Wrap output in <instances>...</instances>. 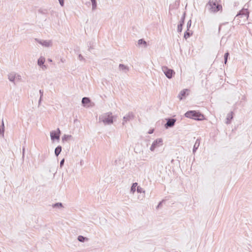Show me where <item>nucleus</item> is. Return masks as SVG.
Listing matches in <instances>:
<instances>
[{
	"label": "nucleus",
	"mask_w": 252,
	"mask_h": 252,
	"mask_svg": "<svg viewBox=\"0 0 252 252\" xmlns=\"http://www.w3.org/2000/svg\"><path fill=\"white\" fill-rule=\"evenodd\" d=\"M60 130L58 128L56 131H52L50 133L51 138L52 140L57 139L60 138Z\"/></svg>",
	"instance_id": "obj_4"
},
{
	"label": "nucleus",
	"mask_w": 252,
	"mask_h": 252,
	"mask_svg": "<svg viewBox=\"0 0 252 252\" xmlns=\"http://www.w3.org/2000/svg\"><path fill=\"white\" fill-rule=\"evenodd\" d=\"M162 70L164 73H165V75L168 78H171L172 77L173 74H175V72L173 71V70L168 69L166 67H163L162 68Z\"/></svg>",
	"instance_id": "obj_3"
},
{
	"label": "nucleus",
	"mask_w": 252,
	"mask_h": 252,
	"mask_svg": "<svg viewBox=\"0 0 252 252\" xmlns=\"http://www.w3.org/2000/svg\"><path fill=\"white\" fill-rule=\"evenodd\" d=\"M45 62V59L43 57H40L38 61V64L39 65H43Z\"/></svg>",
	"instance_id": "obj_10"
},
{
	"label": "nucleus",
	"mask_w": 252,
	"mask_h": 252,
	"mask_svg": "<svg viewBox=\"0 0 252 252\" xmlns=\"http://www.w3.org/2000/svg\"><path fill=\"white\" fill-rule=\"evenodd\" d=\"M144 44L145 45V46H146V42L144 40H143V39H140L138 40V44Z\"/></svg>",
	"instance_id": "obj_12"
},
{
	"label": "nucleus",
	"mask_w": 252,
	"mask_h": 252,
	"mask_svg": "<svg viewBox=\"0 0 252 252\" xmlns=\"http://www.w3.org/2000/svg\"><path fill=\"white\" fill-rule=\"evenodd\" d=\"M228 55H229L228 53H226L224 55V63H226L227 62Z\"/></svg>",
	"instance_id": "obj_15"
},
{
	"label": "nucleus",
	"mask_w": 252,
	"mask_h": 252,
	"mask_svg": "<svg viewBox=\"0 0 252 252\" xmlns=\"http://www.w3.org/2000/svg\"><path fill=\"white\" fill-rule=\"evenodd\" d=\"M137 183H134L133 184V185L132 186L131 189L133 192H134L135 190L136 187H137Z\"/></svg>",
	"instance_id": "obj_13"
},
{
	"label": "nucleus",
	"mask_w": 252,
	"mask_h": 252,
	"mask_svg": "<svg viewBox=\"0 0 252 252\" xmlns=\"http://www.w3.org/2000/svg\"><path fill=\"white\" fill-rule=\"evenodd\" d=\"M62 151V148L61 146L57 147L55 151V153L57 156H58Z\"/></svg>",
	"instance_id": "obj_9"
},
{
	"label": "nucleus",
	"mask_w": 252,
	"mask_h": 252,
	"mask_svg": "<svg viewBox=\"0 0 252 252\" xmlns=\"http://www.w3.org/2000/svg\"><path fill=\"white\" fill-rule=\"evenodd\" d=\"M63 162H64V159H63L61 161V165H63Z\"/></svg>",
	"instance_id": "obj_18"
},
{
	"label": "nucleus",
	"mask_w": 252,
	"mask_h": 252,
	"mask_svg": "<svg viewBox=\"0 0 252 252\" xmlns=\"http://www.w3.org/2000/svg\"><path fill=\"white\" fill-rule=\"evenodd\" d=\"M189 91L188 90H184L180 93L179 94V97L180 99H182L187 94V95L189 94Z\"/></svg>",
	"instance_id": "obj_6"
},
{
	"label": "nucleus",
	"mask_w": 252,
	"mask_h": 252,
	"mask_svg": "<svg viewBox=\"0 0 252 252\" xmlns=\"http://www.w3.org/2000/svg\"><path fill=\"white\" fill-rule=\"evenodd\" d=\"M175 123V120L174 119H169L167 121L166 124L165 125L166 127H167L168 126H174Z\"/></svg>",
	"instance_id": "obj_7"
},
{
	"label": "nucleus",
	"mask_w": 252,
	"mask_h": 252,
	"mask_svg": "<svg viewBox=\"0 0 252 252\" xmlns=\"http://www.w3.org/2000/svg\"><path fill=\"white\" fill-rule=\"evenodd\" d=\"M60 3L62 6H63V0H59Z\"/></svg>",
	"instance_id": "obj_17"
},
{
	"label": "nucleus",
	"mask_w": 252,
	"mask_h": 252,
	"mask_svg": "<svg viewBox=\"0 0 252 252\" xmlns=\"http://www.w3.org/2000/svg\"><path fill=\"white\" fill-rule=\"evenodd\" d=\"M208 5L210 6L211 11L213 12H218L222 10V6L219 4L216 0L210 1Z\"/></svg>",
	"instance_id": "obj_2"
},
{
	"label": "nucleus",
	"mask_w": 252,
	"mask_h": 252,
	"mask_svg": "<svg viewBox=\"0 0 252 252\" xmlns=\"http://www.w3.org/2000/svg\"><path fill=\"white\" fill-rule=\"evenodd\" d=\"M103 121L105 123H107V124H110V123H112L113 122V119H112V117L111 116H109L108 115V118L107 119H104Z\"/></svg>",
	"instance_id": "obj_8"
},
{
	"label": "nucleus",
	"mask_w": 252,
	"mask_h": 252,
	"mask_svg": "<svg viewBox=\"0 0 252 252\" xmlns=\"http://www.w3.org/2000/svg\"><path fill=\"white\" fill-rule=\"evenodd\" d=\"M185 115L187 118L198 121H202L205 119L204 115L196 111H189L185 113Z\"/></svg>",
	"instance_id": "obj_1"
},
{
	"label": "nucleus",
	"mask_w": 252,
	"mask_h": 252,
	"mask_svg": "<svg viewBox=\"0 0 252 252\" xmlns=\"http://www.w3.org/2000/svg\"><path fill=\"white\" fill-rule=\"evenodd\" d=\"M82 102L83 104H88L90 102V99L87 97H84L82 99Z\"/></svg>",
	"instance_id": "obj_11"
},
{
	"label": "nucleus",
	"mask_w": 252,
	"mask_h": 252,
	"mask_svg": "<svg viewBox=\"0 0 252 252\" xmlns=\"http://www.w3.org/2000/svg\"><path fill=\"white\" fill-rule=\"evenodd\" d=\"M162 143V140L161 138L157 139L152 144L151 149L153 150L156 147L161 145Z\"/></svg>",
	"instance_id": "obj_5"
},
{
	"label": "nucleus",
	"mask_w": 252,
	"mask_h": 252,
	"mask_svg": "<svg viewBox=\"0 0 252 252\" xmlns=\"http://www.w3.org/2000/svg\"><path fill=\"white\" fill-rule=\"evenodd\" d=\"M92 3H93V7H95L96 6V1L95 0H91Z\"/></svg>",
	"instance_id": "obj_16"
},
{
	"label": "nucleus",
	"mask_w": 252,
	"mask_h": 252,
	"mask_svg": "<svg viewBox=\"0 0 252 252\" xmlns=\"http://www.w3.org/2000/svg\"><path fill=\"white\" fill-rule=\"evenodd\" d=\"M85 238H84L82 236H79L78 237V240L80 242H83L85 240Z\"/></svg>",
	"instance_id": "obj_14"
}]
</instances>
